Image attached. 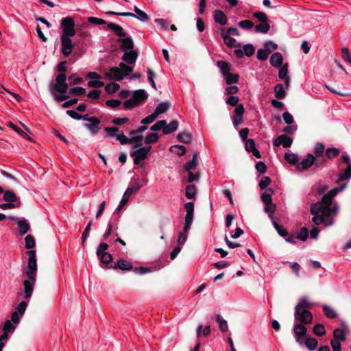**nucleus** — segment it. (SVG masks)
<instances>
[{"label":"nucleus","instance_id":"nucleus-56","mask_svg":"<svg viewBox=\"0 0 351 351\" xmlns=\"http://www.w3.org/2000/svg\"><path fill=\"white\" fill-rule=\"evenodd\" d=\"M264 47L267 51L270 53L277 49L278 45L271 40H267L265 43Z\"/></svg>","mask_w":351,"mask_h":351},{"label":"nucleus","instance_id":"nucleus-12","mask_svg":"<svg viewBox=\"0 0 351 351\" xmlns=\"http://www.w3.org/2000/svg\"><path fill=\"white\" fill-rule=\"evenodd\" d=\"M109 268L114 269H119L123 271H130L132 269L133 266L130 261L121 258L117 263L109 266Z\"/></svg>","mask_w":351,"mask_h":351},{"label":"nucleus","instance_id":"nucleus-14","mask_svg":"<svg viewBox=\"0 0 351 351\" xmlns=\"http://www.w3.org/2000/svg\"><path fill=\"white\" fill-rule=\"evenodd\" d=\"M117 42L121 44L120 48L123 51L134 49V42L131 37L120 38Z\"/></svg>","mask_w":351,"mask_h":351},{"label":"nucleus","instance_id":"nucleus-19","mask_svg":"<svg viewBox=\"0 0 351 351\" xmlns=\"http://www.w3.org/2000/svg\"><path fill=\"white\" fill-rule=\"evenodd\" d=\"M245 149L248 152H252L253 156L257 158H260L261 157L260 152L256 147L255 141L252 138L246 140Z\"/></svg>","mask_w":351,"mask_h":351},{"label":"nucleus","instance_id":"nucleus-50","mask_svg":"<svg viewBox=\"0 0 351 351\" xmlns=\"http://www.w3.org/2000/svg\"><path fill=\"white\" fill-rule=\"evenodd\" d=\"M223 40L225 44L230 48L237 46V45H236L237 40L234 38L230 37L228 34H224L223 36Z\"/></svg>","mask_w":351,"mask_h":351},{"label":"nucleus","instance_id":"nucleus-11","mask_svg":"<svg viewBox=\"0 0 351 351\" xmlns=\"http://www.w3.org/2000/svg\"><path fill=\"white\" fill-rule=\"evenodd\" d=\"M314 165V158L313 154H308L306 157L304 158L300 162H299L297 165V168L300 170H306L309 169L311 167Z\"/></svg>","mask_w":351,"mask_h":351},{"label":"nucleus","instance_id":"nucleus-60","mask_svg":"<svg viewBox=\"0 0 351 351\" xmlns=\"http://www.w3.org/2000/svg\"><path fill=\"white\" fill-rule=\"evenodd\" d=\"M178 139L182 143H188L191 141V136L188 133L182 132L178 134Z\"/></svg>","mask_w":351,"mask_h":351},{"label":"nucleus","instance_id":"nucleus-31","mask_svg":"<svg viewBox=\"0 0 351 351\" xmlns=\"http://www.w3.org/2000/svg\"><path fill=\"white\" fill-rule=\"evenodd\" d=\"M197 158L198 155L197 153H195L193 156V158L191 160H189L185 165L184 169L186 171H189L191 169H195L197 165Z\"/></svg>","mask_w":351,"mask_h":351},{"label":"nucleus","instance_id":"nucleus-25","mask_svg":"<svg viewBox=\"0 0 351 351\" xmlns=\"http://www.w3.org/2000/svg\"><path fill=\"white\" fill-rule=\"evenodd\" d=\"M17 225L20 234L22 235L26 234L30 229V226L28 221L25 219L18 220Z\"/></svg>","mask_w":351,"mask_h":351},{"label":"nucleus","instance_id":"nucleus-38","mask_svg":"<svg viewBox=\"0 0 351 351\" xmlns=\"http://www.w3.org/2000/svg\"><path fill=\"white\" fill-rule=\"evenodd\" d=\"M314 166L316 168H322L326 162V158L324 155L314 156Z\"/></svg>","mask_w":351,"mask_h":351},{"label":"nucleus","instance_id":"nucleus-26","mask_svg":"<svg viewBox=\"0 0 351 351\" xmlns=\"http://www.w3.org/2000/svg\"><path fill=\"white\" fill-rule=\"evenodd\" d=\"M274 94L275 97L279 99H284L286 97L287 93L282 84H278L275 86Z\"/></svg>","mask_w":351,"mask_h":351},{"label":"nucleus","instance_id":"nucleus-58","mask_svg":"<svg viewBox=\"0 0 351 351\" xmlns=\"http://www.w3.org/2000/svg\"><path fill=\"white\" fill-rule=\"evenodd\" d=\"M25 247L27 249H32L35 246V240H34V238L30 235V234H28L25 237Z\"/></svg>","mask_w":351,"mask_h":351},{"label":"nucleus","instance_id":"nucleus-40","mask_svg":"<svg viewBox=\"0 0 351 351\" xmlns=\"http://www.w3.org/2000/svg\"><path fill=\"white\" fill-rule=\"evenodd\" d=\"M270 29V25L268 23H261L255 26V31L258 33L267 34Z\"/></svg>","mask_w":351,"mask_h":351},{"label":"nucleus","instance_id":"nucleus-55","mask_svg":"<svg viewBox=\"0 0 351 351\" xmlns=\"http://www.w3.org/2000/svg\"><path fill=\"white\" fill-rule=\"evenodd\" d=\"M253 16L257 19L261 23H267L269 21L266 14L263 12H254Z\"/></svg>","mask_w":351,"mask_h":351},{"label":"nucleus","instance_id":"nucleus-54","mask_svg":"<svg viewBox=\"0 0 351 351\" xmlns=\"http://www.w3.org/2000/svg\"><path fill=\"white\" fill-rule=\"evenodd\" d=\"M279 69H280L279 71H278V77H279V78L281 79V80H285L286 78H288L289 77L287 76V74H288V64H285L282 66H280Z\"/></svg>","mask_w":351,"mask_h":351},{"label":"nucleus","instance_id":"nucleus-51","mask_svg":"<svg viewBox=\"0 0 351 351\" xmlns=\"http://www.w3.org/2000/svg\"><path fill=\"white\" fill-rule=\"evenodd\" d=\"M167 121L165 120H160L157 121L155 124H154L151 128V130L152 131H159L162 130L164 132V128L166 126Z\"/></svg>","mask_w":351,"mask_h":351},{"label":"nucleus","instance_id":"nucleus-18","mask_svg":"<svg viewBox=\"0 0 351 351\" xmlns=\"http://www.w3.org/2000/svg\"><path fill=\"white\" fill-rule=\"evenodd\" d=\"M184 208L186 213L184 217V222L187 223H193V212H194V203L189 202L185 204Z\"/></svg>","mask_w":351,"mask_h":351},{"label":"nucleus","instance_id":"nucleus-49","mask_svg":"<svg viewBox=\"0 0 351 351\" xmlns=\"http://www.w3.org/2000/svg\"><path fill=\"white\" fill-rule=\"evenodd\" d=\"M16 329V326L14 323L11 322L10 319L7 320L3 326V331L7 333H12Z\"/></svg>","mask_w":351,"mask_h":351},{"label":"nucleus","instance_id":"nucleus-36","mask_svg":"<svg viewBox=\"0 0 351 351\" xmlns=\"http://www.w3.org/2000/svg\"><path fill=\"white\" fill-rule=\"evenodd\" d=\"M323 311L324 315L330 319L335 318L337 316L335 311L330 306L324 304L322 306Z\"/></svg>","mask_w":351,"mask_h":351},{"label":"nucleus","instance_id":"nucleus-46","mask_svg":"<svg viewBox=\"0 0 351 351\" xmlns=\"http://www.w3.org/2000/svg\"><path fill=\"white\" fill-rule=\"evenodd\" d=\"M313 333L318 337H322L326 333L324 326L322 324H315L313 327Z\"/></svg>","mask_w":351,"mask_h":351},{"label":"nucleus","instance_id":"nucleus-39","mask_svg":"<svg viewBox=\"0 0 351 351\" xmlns=\"http://www.w3.org/2000/svg\"><path fill=\"white\" fill-rule=\"evenodd\" d=\"M170 151L178 156H183L186 152V149L184 145H176L170 147Z\"/></svg>","mask_w":351,"mask_h":351},{"label":"nucleus","instance_id":"nucleus-62","mask_svg":"<svg viewBox=\"0 0 351 351\" xmlns=\"http://www.w3.org/2000/svg\"><path fill=\"white\" fill-rule=\"evenodd\" d=\"M138 105L136 100L133 99L132 97L131 99H129L123 102V108L125 110L133 108L134 107Z\"/></svg>","mask_w":351,"mask_h":351},{"label":"nucleus","instance_id":"nucleus-57","mask_svg":"<svg viewBox=\"0 0 351 351\" xmlns=\"http://www.w3.org/2000/svg\"><path fill=\"white\" fill-rule=\"evenodd\" d=\"M238 25L241 28L244 29H250L254 26V23L250 20L241 21L239 22Z\"/></svg>","mask_w":351,"mask_h":351},{"label":"nucleus","instance_id":"nucleus-20","mask_svg":"<svg viewBox=\"0 0 351 351\" xmlns=\"http://www.w3.org/2000/svg\"><path fill=\"white\" fill-rule=\"evenodd\" d=\"M217 66L219 69L221 75L224 77L230 73L231 64L223 60H219L216 62Z\"/></svg>","mask_w":351,"mask_h":351},{"label":"nucleus","instance_id":"nucleus-16","mask_svg":"<svg viewBox=\"0 0 351 351\" xmlns=\"http://www.w3.org/2000/svg\"><path fill=\"white\" fill-rule=\"evenodd\" d=\"M138 58V52L134 49L124 51L122 60L128 64H134Z\"/></svg>","mask_w":351,"mask_h":351},{"label":"nucleus","instance_id":"nucleus-13","mask_svg":"<svg viewBox=\"0 0 351 351\" xmlns=\"http://www.w3.org/2000/svg\"><path fill=\"white\" fill-rule=\"evenodd\" d=\"M106 76H107L110 80L117 81H121L124 78V75L118 67L110 68L109 71L106 73Z\"/></svg>","mask_w":351,"mask_h":351},{"label":"nucleus","instance_id":"nucleus-27","mask_svg":"<svg viewBox=\"0 0 351 351\" xmlns=\"http://www.w3.org/2000/svg\"><path fill=\"white\" fill-rule=\"evenodd\" d=\"M169 107L170 104L167 101L160 103L156 106L154 113L158 117L159 114L167 112L169 110Z\"/></svg>","mask_w":351,"mask_h":351},{"label":"nucleus","instance_id":"nucleus-17","mask_svg":"<svg viewBox=\"0 0 351 351\" xmlns=\"http://www.w3.org/2000/svg\"><path fill=\"white\" fill-rule=\"evenodd\" d=\"M100 120L97 118H93L88 123H84L83 126L88 130L91 134H96L99 130V125Z\"/></svg>","mask_w":351,"mask_h":351},{"label":"nucleus","instance_id":"nucleus-7","mask_svg":"<svg viewBox=\"0 0 351 351\" xmlns=\"http://www.w3.org/2000/svg\"><path fill=\"white\" fill-rule=\"evenodd\" d=\"M305 325L302 323L295 322L293 328L295 341L300 346H302L304 343L302 338L305 337L307 333V328Z\"/></svg>","mask_w":351,"mask_h":351},{"label":"nucleus","instance_id":"nucleus-29","mask_svg":"<svg viewBox=\"0 0 351 351\" xmlns=\"http://www.w3.org/2000/svg\"><path fill=\"white\" fill-rule=\"evenodd\" d=\"M178 122L177 121H172L169 124L166 123V126L164 128V134H169L175 132L178 128Z\"/></svg>","mask_w":351,"mask_h":351},{"label":"nucleus","instance_id":"nucleus-6","mask_svg":"<svg viewBox=\"0 0 351 351\" xmlns=\"http://www.w3.org/2000/svg\"><path fill=\"white\" fill-rule=\"evenodd\" d=\"M61 27L62 29V32L64 34L62 36H66L69 37H71L75 36V23L73 19L70 17L67 16L65 18H63L61 20Z\"/></svg>","mask_w":351,"mask_h":351},{"label":"nucleus","instance_id":"nucleus-35","mask_svg":"<svg viewBox=\"0 0 351 351\" xmlns=\"http://www.w3.org/2000/svg\"><path fill=\"white\" fill-rule=\"evenodd\" d=\"M305 345V346L311 351H313L314 350L316 349L317 345H318V342H317V340L315 339V338H313V337H309V338H307L305 341V342H304V343Z\"/></svg>","mask_w":351,"mask_h":351},{"label":"nucleus","instance_id":"nucleus-2","mask_svg":"<svg viewBox=\"0 0 351 351\" xmlns=\"http://www.w3.org/2000/svg\"><path fill=\"white\" fill-rule=\"evenodd\" d=\"M28 255L27 267L23 271V274L27 276V278L23 281V289H20L18 294L24 293V299L27 301H21L16 307V311L22 317L25 313L28 302L32 298L34 287L36 282L37 274V261L36 251L30 250L27 252Z\"/></svg>","mask_w":351,"mask_h":351},{"label":"nucleus","instance_id":"nucleus-23","mask_svg":"<svg viewBox=\"0 0 351 351\" xmlns=\"http://www.w3.org/2000/svg\"><path fill=\"white\" fill-rule=\"evenodd\" d=\"M148 97V94L143 89H139L134 91L132 98L136 100L138 104L145 101Z\"/></svg>","mask_w":351,"mask_h":351},{"label":"nucleus","instance_id":"nucleus-21","mask_svg":"<svg viewBox=\"0 0 351 351\" xmlns=\"http://www.w3.org/2000/svg\"><path fill=\"white\" fill-rule=\"evenodd\" d=\"M283 58L280 52H275L270 58V64L276 68H280L282 66Z\"/></svg>","mask_w":351,"mask_h":351},{"label":"nucleus","instance_id":"nucleus-10","mask_svg":"<svg viewBox=\"0 0 351 351\" xmlns=\"http://www.w3.org/2000/svg\"><path fill=\"white\" fill-rule=\"evenodd\" d=\"M293 143V139L287 134H281L274 141V145L279 147L282 145L284 148L290 147Z\"/></svg>","mask_w":351,"mask_h":351},{"label":"nucleus","instance_id":"nucleus-59","mask_svg":"<svg viewBox=\"0 0 351 351\" xmlns=\"http://www.w3.org/2000/svg\"><path fill=\"white\" fill-rule=\"evenodd\" d=\"M97 256L99 257L101 262L104 264H108L112 260V255L108 252L101 254Z\"/></svg>","mask_w":351,"mask_h":351},{"label":"nucleus","instance_id":"nucleus-61","mask_svg":"<svg viewBox=\"0 0 351 351\" xmlns=\"http://www.w3.org/2000/svg\"><path fill=\"white\" fill-rule=\"evenodd\" d=\"M158 140V136L156 133H150L146 136L145 143L146 144L155 143Z\"/></svg>","mask_w":351,"mask_h":351},{"label":"nucleus","instance_id":"nucleus-1","mask_svg":"<svg viewBox=\"0 0 351 351\" xmlns=\"http://www.w3.org/2000/svg\"><path fill=\"white\" fill-rule=\"evenodd\" d=\"M347 186V183L335 187L327 193L324 194L321 202H317L311 205V213L313 215L312 221L319 226H330L334 223V219L337 216L339 207L337 202H333V198L339 192L343 191Z\"/></svg>","mask_w":351,"mask_h":351},{"label":"nucleus","instance_id":"nucleus-8","mask_svg":"<svg viewBox=\"0 0 351 351\" xmlns=\"http://www.w3.org/2000/svg\"><path fill=\"white\" fill-rule=\"evenodd\" d=\"M151 146H145L139 147L138 149L132 152L130 155L134 158V163L135 165H138L141 161L145 160L151 150Z\"/></svg>","mask_w":351,"mask_h":351},{"label":"nucleus","instance_id":"nucleus-53","mask_svg":"<svg viewBox=\"0 0 351 351\" xmlns=\"http://www.w3.org/2000/svg\"><path fill=\"white\" fill-rule=\"evenodd\" d=\"M119 66V69L122 71L124 77L128 75L133 71V67L128 66L123 62H120Z\"/></svg>","mask_w":351,"mask_h":351},{"label":"nucleus","instance_id":"nucleus-42","mask_svg":"<svg viewBox=\"0 0 351 351\" xmlns=\"http://www.w3.org/2000/svg\"><path fill=\"white\" fill-rule=\"evenodd\" d=\"M130 143L134 144V147H140L142 145L143 136L139 134L130 135Z\"/></svg>","mask_w":351,"mask_h":351},{"label":"nucleus","instance_id":"nucleus-3","mask_svg":"<svg viewBox=\"0 0 351 351\" xmlns=\"http://www.w3.org/2000/svg\"><path fill=\"white\" fill-rule=\"evenodd\" d=\"M341 160L346 165L345 169H341L338 174L337 183H339L344 180H348L351 178V160L346 154L341 156Z\"/></svg>","mask_w":351,"mask_h":351},{"label":"nucleus","instance_id":"nucleus-22","mask_svg":"<svg viewBox=\"0 0 351 351\" xmlns=\"http://www.w3.org/2000/svg\"><path fill=\"white\" fill-rule=\"evenodd\" d=\"M214 20L217 23L221 25H225L227 23V17L223 12L221 10H215Z\"/></svg>","mask_w":351,"mask_h":351},{"label":"nucleus","instance_id":"nucleus-37","mask_svg":"<svg viewBox=\"0 0 351 351\" xmlns=\"http://www.w3.org/2000/svg\"><path fill=\"white\" fill-rule=\"evenodd\" d=\"M285 159L292 165H298L299 158L298 156L293 153H285Z\"/></svg>","mask_w":351,"mask_h":351},{"label":"nucleus","instance_id":"nucleus-33","mask_svg":"<svg viewBox=\"0 0 351 351\" xmlns=\"http://www.w3.org/2000/svg\"><path fill=\"white\" fill-rule=\"evenodd\" d=\"M69 85L66 82L60 85L51 84V92L56 91L62 94H65L68 90Z\"/></svg>","mask_w":351,"mask_h":351},{"label":"nucleus","instance_id":"nucleus-45","mask_svg":"<svg viewBox=\"0 0 351 351\" xmlns=\"http://www.w3.org/2000/svg\"><path fill=\"white\" fill-rule=\"evenodd\" d=\"M333 337L334 339L336 341H345L346 340V334L343 330L341 328H337L333 331Z\"/></svg>","mask_w":351,"mask_h":351},{"label":"nucleus","instance_id":"nucleus-5","mask_svg":"<svg viewBox=\"0 0 351 351\" xmlns=\"http://www.w3.org/2000/svg\"><path fill=\"white\" fill-rule=\"evenodd\" d=\"M134 10L135 12V14L132 12H117L113 11L106 12V14L109 15L135 17L141 21H146L149 19L148 15L144 11L140 10L136 6H134Z\"/></svg>","mask_w":351,"mask_h":351},{"label":"nucleus","instance_id":"nucleus-15","mask_svg":"<svg viewBox=\"0 0 351 351\" xmlns=\"http://www.w3.org/2000/svg\"><path fill=\"white\" fill-rule=\"evenodd\" d=\"M192 223L184 222L183 230L179 232L178 238V243L180 245H183L187 240L188 233L191 228Z\"/></svg>","mask_w":351,"mask_h":351},{"label":"nucleus","instance_id":"nucleus-30","mask_svg":"<svg viewBox=\"0 0 351 351\" xmlns=\"http://www.w3.org/2000/svg\"><path fill=\"white\" fill-rule=\"evenodd\" d=\"M3 198L5 202H14L17 200L16 194L11 190L3 191Z\"/></svg>","mask_w":351,"mask_h":351},{"label":"nucleus","instance_id":"nucleus-32","mask_svg":"<svg viewBox=\"0 0 351 351\" xmlns=\"http://www.w3.org/2000/svg\"><path fill=\"white\" fill-rule=\"evenodd\" d=\"M274 193V190L271 188L266 189L265 192L261 195V198L262 202L265 203H269L272 202V195Z\"/></svg>","mask_w":351,"mask_h":351},{"label":"nucleus","instance_id":"nucleus-41","mask_svg":"<svg viewBox=\"0 0 351 351\" xmlns=\"http://www.w3.org/2000/svg\"><path fill=\"white\" fill-rule=\"evenodd\" d=\"M312 304L308 302V298L303 297L300 299L298 303L295 306V308H300V309H308L311 308Z\"/></svg>","mask_w":351,"mask_h":351},{"label":"nucleus","instance_id":"nucleus-43","mask_svg":"<svg viewBox=\"0 0 351 351\" xmlns=\"http://www.w3.org/2000/svg\"><path fill=\"white\" fill-rule=\"evenodd\" d=\"M223 77L227 84L231 85L238 82L239 75L238 74H232L231 73H229L227 75H225Z\"/></svg>","mask_w":351,"mask_h":351},{"label":"nucleus","instance_id":"nucleus-64","mask_svg":"<svg viewBox=\"0 0 351 351\" xmlns=\"http://www.w3.org/2000/svg\"><path fill=\"white\" fill-rule=\"evenodd\" d=\"M308 235V230L306 228L303 227L301 228L300 231L298 232L296 238L299 239L300 240L302 241H305Z\"/></svg>","mask_w":351,"mask_h":351},{"label":"nucleus","instance_id":"nucleus-47","mask_svg":"<svg viewBox=\"0 0 351 351\" xmlns=\"http://www.w3.org/2000/svg\"><path fill=\"white\" fill-rule=\"evenodd\" d=\"M339 154V149L335 147L328 148L326 150V158L328 159H332L337 157Z\"/></svg>","mask_w":351,"mask_h":351},{"label":"nucleus","instance_id":"nucleus-9","mask_svg":"<svg viewBox=\"0 0 351 351\" xmlns=\"http://www.w3.org/2000/svg\"><path fill=\"white\" fill-rule=\"evenodd\" d=\"M61 52L64 57L69 56L74 47V44L72 43V40L70 37L66 36H61Z\"/></svg>","mask_w":351,"mask_h":351},{"label":"nucleus","instance_id":"nucleus-63","mask_svg":"<svg viewBox=\"0 0 351 351\" xmlns=\"http://www.w3.org/2000/svg\"><path fill=\"white\" fill-rule=\"evenodd\" d=\"M255 49L252 44H246L243 46V53L247 57H250L254 53Z\"/></svg>","mask_w":351,"mask_h":351},{"label":"nucleus","instance_id":"nucleus-34","mask_svg":"<svg viewBox=\"0 0 351 351\" xmlns=\"http://www.w3.org/2000/svg\"><path fill=\"white\" fill-rule=\"evenodd\" d=\"M264 210L265 213L269 214V218L274 221V213L276 210V204H273L272 202L269 203H265Z\"/></svg>","mask_w":351,"mask_h":351},{"label":"nucleus","instance_id":"nucleus-4","mask_svg":"<svg viewBox=\"0 0 351 351\" xmlns=\"http://www.w3.org/2000/svg\"><path fill=\"white\" fill-rule=\"evenodd\" d=\"M313 314L308 309H300L295 308L294 309L295 322L302 323L303 324H309L313 322Z\"/></svg>","mask_w":351,"mask_h":351},{"label":"nucleus","instance_id":"nucleus-24","mask_svg":"<svg viewBox=\"0 0 351 351\" xmlns=\"http://www.w3.org/2000/svg\"><path fill=\"white\" fill-rule=\"evenodd\" d=\"M107 26L109 29H112L117 36H119L120 38L126 36V33L124 32L121 26L114 23H108Z\"/></svg>","mask_w":351,"mask_h":351},{"label":"nucleus","instance_id":"nucleus-52","mask_svg":"<svg viewBox=\"0 0 351 351\" xmlns=\"http://www.w3.org/2000/svg\"><path fill=\"white\" fill-rule=\"evenodd\" d=\"M269 54L265 49H259L257 51L256 58L258 60L264 61L267 59Z\"/></svg>","mask_w":351,"mask_h":351},{"label":"nucleus","instance_id":"nucleus-48","mask_svg":"<svg viewBox=\"0 0 351 351\" xmlns=\"http://www.w3.org/2000/svg\"><path fill=\"white\" fill-rule=\"evenodd\" d=\"M185 195L187 199H193L195 196V188L194 185H188L185 189Z\"/></svg>","mask_w":351,"mask_h":351},{"label":"nucleus","instance_id":"nucleus-44","mask_svg":"<svg viewBox=\"0 0 351 351\" xmlns=\"http://www.w3.org/2000/svg\"><path fill=\"white\" fill-rule=\"evenodd\" d=\"M119 84L115 82H111L105 86V90L108 94L112 95L115 93L119 89Z\"/></svg>","mask_w":351,"mask_h":351},{"label":"nucleus","instance_id":"nucleus-28","mask_svg":"<svg viewBox=\"0 0 351 351\" xmlns=\"http://www.w3.org/2000/svg\"><path fill=\"white\" fill-rule=\"evenodd\" d=\"M215 319L216 322L218 323L219 329L221 332H224L228 331V325L226 320L222 318L219 314L215 315Z\"/></svg>","mask_w":351,"mask_h":351}]
</instances>
